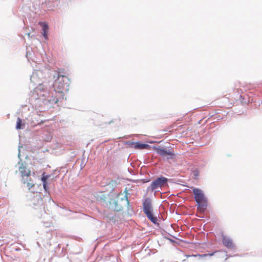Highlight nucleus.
Here are the masks:
<instances>
[{
    "mask_svg": "<svg viewBox=\"0 0 262 262\" xmlns=\"http://www.w3.org/2000/svg\"><path fill=\"white\" fill-rule=\"evenodd\" d=\"M193 192L194 194V199L198 204L197 211L200 213L203 212L207 207V200L206 199L203 191L198 188H194Z\"/></svg>",
    "mask_w": 262,
    "mask_h": 262,
    "instance_id": "obj_1",
    "label": "nucleus"
},
{
    "mask_svg": "<svg viewBox=\"0 0 262 262\" xmlns=\"http://www.w3.org/2000/svg\"><path fill=\"white\" fill-rule=\"evenodd\" d=\"M19 171L21 174V181L24 184H26L29 189L34 186L33 182L30 178V170L27 168L23 164L19 167Z\"/></svg>",
    "mask_w": 262,
    "mask_h": 262,
    "instance_id": "obj_2",
    "label": "nucleus"
},
{
    "mask_svg": "<svg viewBox=\"0 0 262 262\" xmlns=\"http://www.w3.org/2000/svg\"><path fill=\"white\" fill-rule=\"evenodd\" d=\"M143 209L147 218L153 223L156 224L158 220L152 213L151 201L149 198H146L144 200L143 203Z\"/></svg>",
    "mask_w": 262,
    "mask_h": 262,
    "instance_id": "obj_3",
    "label": "nucleus"
},
{
    "mask_svg": "<svg viewBox=\"0 0 262 262\" xmlns=\"http://www.w3.org/2000/svg\"><path fill=\"white\" fill-rule=\"evenodd\" d=\"M69 79L63 75H58L57 78L53 83V88L55 91H63L67 89L69 86Z\"/></svg>",
    "mask_w": 262,
    "mask_h": 262,
    "instance_id": "obj_4",
    "label": "nucleus"
},
{
    "mask_svg": "<svg viewBox=\"0 0 262 262\" xmlns=\"http://www.w3.org/2000/svg\"><path fill=\"white\" fill-rule=\"evenodd\" d=\"M167 179L165 177H161L158 178L151 183L149 188L151 191L161 188L167 184Z\"/></svg>",
    "mask_w": 262,
    "mask_h": 262,
    "instance_id": "obj_5",
    "label": "nucleus"
},
{
    "mask_svg": "<svg viewBox=\"0 0 262 262\" xmlns=\"http://www.w3.org/2000/svg\"><path fill=\"white\" fill-rule=\"evenodd\" d=\"M52 95L53 96L49 101L55 104L63 100L64 96L63 91H62L54 90V93H53Z\"/></svg>",
    "mask_w": 262,
    "mask_h": 262,
    "instance_id": "obj_6",
    "label": "nucleus"
},
{
    "mask_svg": "<svg viewBox=\"0 0 262 262\" xmlns=\"http://www.w3.org/2000/svg\"><path fill=\"white\" fill-rule=\"evenodd\" d=\"M222 243L228 248L233 249L234 248V245L232 239L225 235L222 236Z\"/></svg>",
    "mask_w": 262,
    "mask_h": 262,
    "instance_id": "obj_7",
    "label": "nucleus"
},
{
    "mask_svg": "<svg viewBox=\"0 0 262 262\" xmlns=\"http://www.w3.org/2000/svg\"><path fill=\"white\" fill-rule=\"evenodd\" d=\"M39 25L42 28V35L45 39H48V32L49 29V26L45 22L40 21L39 23Z\"/></svg>",
    "mask_w": 262,
    "mask_h": 262,
    "instance_id": "obj_8",
    "label": "nucleus"
},
{
    "mask_svg": "<svg viewBox=\"0 0 262 262\" xmlns=\"http://www.w3.org/2000/svg\"><path fill=\"white\" fill-rule=\"evenodd\" d=\"M158 153L162 157H165L168 155L172 156L173 154L170 151H167L165 149L161 148L158 149Z\"/></svg>",
    "mask_w": 262,
    "mask_h": 262,
    "instance_id": "obj_9",
    "label": "nucleus"
},
{
    "mask_svg": "<svg viewBox=\"0 0 262 262\" xmlns=\"http://www.w3.org/2000/svg\"><path fill=\"white\" fill-rule=\"evenodd\" d=\"M148 147H149V145L146 144L141 143H139V142L137 143L135 145V148L140 149L148 148Z\"/></svg>",
    "mask_w": 262,
    "mask_h": 262,
    "instance_id": "obj_10",
    "label": "nucleus"
},
{
    "mask_svg": "<svg viewBox=\"0 0 262 262\" xmlns=\"http://www.w3.org/2000/svg\"><path fill=\"white\" fill-rule=\"evenodd\" d=\"M21 126H22L21 120L20 118H18L17 120L16 128L17 129H19L21 128Z\"/></svg>",
    "mask_w": 262,
    "mask_h": 262,
    "instance_id": "obj_11",
    "label": "nucleus"
},
{
    "mask_svg": "<svg viewBox=\"0 0 262 262\" xmlns=\"http://www.w3.org/2000/svg\"><path fill=\"white\" fill-rule=\"evenodd\" d=\"M214 252L213 253H210V254H198V255H193V256H199L200 257H206L208 255L211 256H212L213 254H214Z\"/></svg>",
    "mask_w": 262,
    "mask_h": 262,
    "instance_id": "obj_12",
    "label": "nucleus"
},
{
    "mask_svg": "<svg viewBox=\"0 0 262 262\" xmlns=\"http://www.w3.org/2000/svg\"><path fill=\"white\" fill-rule=\"evenodd\" d=\"M49 178V176L46 175V176H44L43 175V176L41 178V181L43 182V183H47V179Z\"/></svg>",
    "mask_w": 262,
    "mask_h": 262,
    "instance_id": "obj_13",
    "label": "nucleus"
},
{
    "mask_svg": "<svg viewBox=\"0 0 262 262\" xmlns=\"http://www.w3.org/2000/svg\"><path fill=\"white\" fill-rule=\"evenodd\" d=\"M47 183H43V186L45 189L46 188Z\"/></svg>",
    "mask_w": 262,
    "mask_h": 262,
    "instance_id": "obj_14",
    "label": "nucleus"
},
{
    "mask_svg": "<svg viewBox=\"0 0 262 262\" xmlns=\"http://www.w3.org/2000/svg\"><path fill=\"white\" fill-rule=\"evenodd\" d=\"M60 71H61V69H59V70H58V71H57L58 74V75H59V73L61 72H60Z\"/></svg>",
    "mask_w": 262,
    "mask_h": 262,
    "instance_id": "obj_15",
    "label": "nucleus"
},
{
    "mask_svg": "<svg viewBox=\"0 0 262 262\" xmlns=\"http://www.w3.org/2000/svg\"><path fill=\"white\" fill-rule=\"evenodd\" d=\"M237 92H238L239 93H241V90H239L238 89H237Z\"/></svg>",
    "mask_w": 262,
    "mask_h": 262,
    "instance_id": "obj_16",
    "label": "nucleus"
},
{
    "mask_svg": "<svg viewBox=\"0 0 262 262\" xmlns=\"http://www.w3.org/2000/svg\"><path fill=\"white\" fill-rule=\"evenodd\" d=\"M27 35H28V36L29 37H30V33H28V34H27Z\"/></svg>",
    "mask_w": 262,
    "mask_h": 262,
    "instance_id": "obj_17",
    "label": "nucleus"
},
{
    "mask_svg": "<svg viewBox=\"0 0 262 262\" xmlns=\"http://www.w3.org/2000/svg\"><path fill=\"white\" fill-rule=\"evenodd\" d=\"M125 198H126V200H127V197L126 195H125Z\"/></svg>",
    "mask_w": 262,
    "mask_h": 262,
    "instance_id": "obj_18",
    "label": "nucleus"
}]
</instances>
